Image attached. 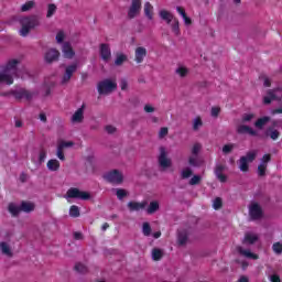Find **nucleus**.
I'll list each match as a JSON object with an SVG mask.
<instances>
[{"mask_svg":"<svg viewBox=\"0 0 282 282\" xmlns=\"http://www.w3.org/2000/svg\"><path fill=\"white\" fill-rule=\"evenodd\" d=\"M18 21L20 25H22L20 29L21 36H28L34 28H39V25H41V18H39V15L22 17L19 18Z\"/></svg>","mask_w":282,"mask_h":282,"instance_id":"nucleus-1","label":"nucleus"},{"mask_svg":"<svg viewBox=\"0 0 282 282\" xmlns=\"http://www.w3.org/2000/svg\"><path fill=\"white\" fill-rule=\"evenodd\" d=\"M118 89V84L112 79L106 78L97 84V91L99 96H109Z\"/></svg>","mask_w":282,"mask_h":282,"instance_id":"nucleus-2","label":"nucleus"},{"mask_svg":"<svg viewBox=\"0 0 282 282\" xmlns=\"http://www.w3.org/2000/svg\"><path fill=\"white\" fill-rule=\"evenodd\" d=\"M64 197L65 199H83L87 202L91 199V194H89V192L79 191L78 187H70Z\"/></svg>","mask_w":282,"mask_h":282,"instance_id":"nucleus-3","label":"nucleus"},{"mask_svg":"<svg viewBox=\"0 0 282 282\" xmlns=\"http://www.w3.org/2000/svg\"><path fill=\"white\" fill-rule=\"evenodd\" d=\"M160 155L158 158L159 166L163 169V171H166V169H171L173 165V162L171 159H169V153L166 152V148L160 147L159 148Z\"/></svg>","mask_w":282,"mask_h":282,"instance_id":"nucleus-4","label":"nucleus"},{"mask_svg":"<svg viewBox=\"0 0 282 282\" xmlns=\"http://www.w3.org/2000/svg\"><path fill=\"white\" fill-rule=\"evenodd\" d=\"M279 91H282L281 87L267 90V96L263 97V105H272V100L281 102L282 95H279Z\"/></svg>","mask_w":282,"mask_h":282,"instance_id":"nucleus-5","label":"nucleus"},{"mask_svg":"<svg viewBox=\"0 0 282 282\" xmlns=\"http://www.w3.org/2000/svg\"><path fill=\"white\" fill-rule=\"evenodd\" d=\"M37 95L39 93H32L25 88L11 90V96H13L15 100H23V98H25V100H32V98Z\"/></svg>","mask_w":282,"mask_h":282,"instance_id":"nucleus-6","label":"nucleus"},{"mask_svg":"<svg viewBox=\"0 0 282 282\" xmlns=\"http://www.w3.org/2000/svg\"><path fill=\"white\" fill-rule=\"evenodd\" d=\"M104 180L109 182V184H122L124 182V175L118 170H112L104 175Z\"/></svg>","mask_w":282,"mask_h":282,"instance_id":"nucleus-7","label":"nucleus"},{"mask_svg":"<svg viewBox=\"0 0 282 282\" xmlns=\"http://www.w3.org/2000/svg\"><path fill=\"white\" fill-rule=\"evenodd\" d=\"M61 58V52L56 48H48L44 54V62L47 65H52V63L58 62Z\"/></svg>","mask_w":282,"mask_h":282,"instance_id":"nucleus-8","label":"nucleus"},{"mask_svg":"<svg viewBox=\"0 0 282 282\" xmlns=\"http://www.w3.org/2000/svg\"><path fill=\"white\" fill-rule=\"evenodd\" d=\"M249 215L253 221L262 219L263 208H261V205H259V203H253L249 206Z\"/></svg>","mask_w":282,"mask_h":282,"instance_id":"nucleus-9","label":"nucleus"},{"mask_svg":"<svg viewBox=\"0 0 282 282\" xmlns=\"http://www.w3.org/2000/svg\"><path fill=\"white\" fill-rule=\"evenodd\" d=\"M21 61L19 59H10L6 66H2V72H7L8 74H12L13 76H19V65Z\"/></svg>","mask_w":282,"mask_h":282,"instance_id":"nucleus-10","label":"nucleus"},{"mask_svg":"<svg viewBox=\"0 0 282 282\" xmlns=\"http://www.w3.org/2000/svg\"><path fill=\"white\" fill-rule=\"evenodd\" d=\"M142 9V1L141 0H132L130 9L128 11V19H135L138 14H140V10Z\"/></svg>","mask_w":282,"mask_h":282,"instance_id":"nucleus-11","label":"nucleus"},{"mask_svg":"<svg viewBox=\"0 0 282 282\" xmlns=\"http://www.w3.org/2000/svg\"><path fill=\"white\" fill-rule=\"evenodd\" d=\"M77 69H78V64L74 63L72 65H68L62 78V85H67V83L72 80V76H74V73H76Z\"/></svg>","mask_w":282,"mask_h":282,"instance_id":"nucleus-12","label":"nucleus"},{"mask_svg":"<svg viewBox=\"0 0 282 282\" xmlns=\"http://www.w3.org/2000/svg\"><path fill=\"white\" fill-rule=\"evenodd\" d=\"M237 133L239 135H251L252 138H257L259 135V132L254 129H252V127L247 126V124H240L237 127Z\"/></svg>","mask_w":282,"mask_h":282,"instance_id":"nucleus-13","label":"nucleus"},{"mask_svg":"<svg viewBox=\"0 0 282 282\" xmlns=\"http://www.w3.org/2000/svg\"><path fill=\"white\" fill-rule=\"evenodd\" d=\"M99 54L101 56V59L108 63L109 58H111V48L109 47V44H100Z\"/></svg>","mask_w":282,"mask_h":282,"instance_id":"nucleus-14","label":"nucleus"},{"mask_svg":"<svg viewBox=\"0 0 282 282\" xmlns=\"http://www.w3.org/2000/svg\"><path fill=\"white\" fill-rule=\"evenodd\" d=\"M225 171H226L225 165L217 164L215 167V175H216L217 180H219V182H221L223 184L228 182V176H226L224 174Z\"/></svg>","mask_w":282,"mask_h":282,"instance_id":"nucleus-15","label":"nucleus"},{"mask_svg":"<svg viewBox=\"0 0 282 282\" xmlns=\"http://www.w3.org/2000/svg\"><path fill=\"white\" fill-rule=\"evenodd\" d=\"M14 76L6 70L0 72V85L4 83V85H12L14 83Z\"/></svg>","mask_w":282,"mask_h":282,"instance_id":"nucleus-16","label":"nucleus"},{"mask_svg":"<svg viewBox=\"0 0 282 282\" xmlns=\"http://www.w3.org/2000/svg\"><path fill=\"white\" fill-rule=\"evenodd\" d=\"M85 107L83 104L80 108H78L75 113L72 116V122H83L85 120Z\"/></svg>","mask_w":282,"mask_h":282,"instance_id":"nucleus-17","label":"nucleus"},{"mask_svg":"<svg viewBox=\"0 0 282 282\" xmlns=\"http://www.w3.org/2000/svg\"><path fill=\"white\" fill-rule=\"evenodd\" d=\"M177 243L178 246H186L188 243V229L177 230Z\"/></svg>","mask_w":282,"mask_h":282,"instance_id":"nucleus-18","label":"nucleus"},{"mask_svg":"<svg viewBox=\"0 0 282 282\" xmlns=\"http://www.w3.org/2000/svg\"><path fill=\"white\" fill-rule=\"evenodd\" d=\"M36 208V205L32 202L22 200L20 204V210L21 213H34V209Z\"/></svg>","mask_w":282,"mask_h":282,"instance_id":"nucleus-19","label":"nucleus"},{"mask_svg":"<svg viewBox=\"0 0 282 282\" xmlns=\"http://www.w3.org/2000/svg\"><path fill=\"white\" fill-rule=\"evenodd\" d=\"M257 241H259V236L252 232H247L242 239V243L245 246H253V243H257Z\"/></svg>","mask_w":282,"mask_h":282,"instance_id":"nucleus-20","label":"nucleus"},{"mask_svg":"<svg viewBox=\"0 0 282 282\" xmlns=\"http://www.w3.org/2000/svg\"><path fill=\"white\" fill-rule=\"evenodd\" d=\"M148 204L149 203H147V200H144L142 203L129 202L128 208H129L130 213H133V212L142 210V209L147 208Z\"/></svg>","mask_w":282,"mask_h":282,"instance_id":"nucleus-21","label":"nucleus"},{"mask_svg":"<svg viewBox=\"0 0 282 282\" xmlns=\"http://www.w3.org/2000/svg\"><path fill=\"white\" fill-rule=\"evenodd\" d=\"M62 52L64 54V58H74L75 52L74 48H72V44L69 42H65L62 47Z\"/></svg>","mask_w":282,"mask_h":282,"instance_id":"nucleus-22","label":"nucleus"},{"mask_svg":"<svg viewBox=\"0 0 282 282\" xmlns=\"http://www.w3.org/2000/svg\"><path fill=\"white\" fill-rule=\"evenodd\" d=\"M159 17L160 19H162V21H165L167 23V25H171V21H174L175 15H173V13H171L170 11L166 10H161L159 12Z\"/></svg>","mask_w":282,"mask_h":282,"instance_id":"nucleus-23","label":"nucleus"},{"mask_svg":"<svg viewBox=\"0 0 282 282\" xmlns=\"http://www.w3.org/2000/svg\"><path fill=\"white\" fill-rule=\"evenodd\" d=\"M265 138H270L271 140H279V135H281V132L274 128L268 127L264 131Z\"/></svg>","mask_w":282,"mask_h":282,"instance_id":"nucleus-24","label":"nucleus"},{"mask_svg":"<svg viewBox=\"0 0 282 282\" xmlns=\"http://www.w3.org/2000/svg\"><path fill=\"white\" fill-rule=\"evenodd\" d=\"M147 56V48L139 46L135 48V62L142 63L144 61V57Z\"/></svg>","mask_w":282,"mask_h":282,"instance_id":"nucleus-25","label":"nucleus"},{"mask_svg":"<svg viewBox=\"0 0 282 282\" xmlns=\"http://www.w3.org/2000/svg\"><path fill=\"white\" fill-rule=\"evenodd\" d=\"M8 210L12 215V217H19V215L21 214V205L10 203L8 206Z\"/></svg>","mask_w":282,"mask_h":282,"instance_id":"nucleus-26","label":"nucleus"},{"mask_svg":"<svg viewBox=\"0 0 282 282\" xmlns=\"http://www.w3.org/2000/svg\"><path fill=\"white\" fill-rule=\"evenodd\" d=\"M160 210V203L158 200H153L150 203L149 207L147 208L148 215H155Z\"/></svg>","mask_w":282,"mask_h":282,"instance_id":"nucleus-27","label":"nucleus"},{"mask_svg":"<svg viewBox=\"0 0 282 282\" xmlns=\"http://www.w3.org/2000/svg\"><path fill=\"white\" fill-rule=\"evenodd\" d=\"M238 166L242 173H248L250 171V165H248V161L243 156L239 159Z\"/></svg>","mask_w":282,"mask_h":282,"instance_id":"nucleus-28","label":"nucleus"},{"mask_svg":"<svg viewBox=\"0 0 282 282\" xmlns=\"http://www.w3.org/2000/svg\"><path fill=\"white\" fill-rule=\"evenodd\" d=\"M45 158H47V151L44 148H41L37 162L36 160H34V158H32V162H34V164H37V166H41V164L45 162Z\"/></svg>","mask_w":282,"mask_h":282,"instance_id":"nucleus-29","label":"nucleus"},{"mask_svg":"<svg viewBox=\"0 0 282 282\" xmlns=\"http://www.w3.org/2000/svg\"><path fill=\"white\" fill-rule=\"evenodd\" d=\"M46 167L48 169V171L56 172L58 171V169H61V162H58V160L56 159H51L47 162Z\"/></svg>","mask_w":282,"mask_h":282,"instance_id":"nucleus-30","label":"nucleus"},{"mask_svg":"<svg viewBox=\"0 0 282 282\" xmlns=\"http://www.w3.org/2000/svg\"><path fill=\"white\" fill-rule=\"evenodd\" d=\"M0 250L2 252V254H6V257H13L12 253V249H10V246L8 245V242H0Z\"/></svg>","mask_w":282,"mask_h":282,"instance_id":"nucleus-31","label":"nucleus"},{"mask_svg":"<svg viewBox=\"0 0 282 282\" xmlns=\"http://www.w3.org/2000/svg\"><path fill=\"white\" fill-rule=\"evenodd\" d=\"M112 191L116 193L117 199L120 202H122L124 197H129V192L124 188H113Z\"/></svg>","mask_w":282,"mask_h":282,"instance_id":"nucleus-32","label":"nucleus"},{"mask_svg":"<svg viewBox=\"0 0 282 282\" xmlns=\"http://www.w3.org/2000/svg\"><path fill=\"white\" fill-rule=\"evenodd\" d=\"M270 120H272L270 117L268 116H264V117H261L259 118L256 122H254V127L257 129H263V127H265V123L267 122H270Z\"/></svg>","mask_w":282,"mask_h":282,"instance_id":"nucleus-33","label":"nucleus"},{"mask_svg":"<svg viewBox=\"0 0 282 282\" xmlns=\"http://www.w3.org/2000/svg\"><path fill=\"white\" fill-rule=\"evenodd\" d=\"M162 257H164V251H162V249H158V248L152 249L153 261H161Z\"/></svg>","mask_w":282,"mask_h":282,"instance_id":"nucleus-34","label":"nucleus"},{"mask_svg":"<svg viewBox=\"0 0 282 282\" xmlns=\"http://www.w3.org/2000/svg\"><path fill=\"white\" fill-rule=\"evenodd\" d=\"M171 28L175 36H180L182 34V32L180 31V20H177V18H174L173 23L171 24Z\"/></svg>","mask_w":282,"mask_h":282,"instance_id":"nucleus-35","label":"nucleus"},{"mask_svg":"<svg viewBox=\"0 0 282 282\" xmlns=\"http://www.w3.org/2000/svg\"><path fill=\"white\" fill-rule=\"evenodd\" d=\"M126 61H128V57L126 54L117 53V57L115 59V65L117 67H120L123 63H126Z\"/></svg>","mask_w":282,"mask_h":282,"instance_id":"nucleus-36","label":"nucleus"},{"mask_svg":"<svg viewBox=\"0 0 282 282\" xmlns=\"http://www.w3.org/2000/svg\"><path fill=\"white\" fill-rule=\"evenodd\" d=\"M151 10H153V6H151V2H145L144 14L149 19V21H153V13L151 12Z\"/></svg>","mask_w":282,"mask_h":282,"instance_id":"nucleus-37","label":"nucleus"},{"mask_svg":"<svg viewBox=\"0 0 282 282\" xmlns=\"http://www.w3.org/2000/svg\"><path fill=\"white\" fill-rule=\"evenodd\" d=\"M74 270L75 272H78V274H87V272H89V269L80 262L75 264Z\"/></svg>","mask_w":282,"mask_h":282,"instance_id":"nucleus-38","label":"nucleus"},{"mask_svg":"<svg viewBox=\"0 0 282 282\" xmlns=\"http://www.w3.org/2000/svg\"><path fill=\"white\" fill-rule=\"evenodd\" d=\"M57 7L54 3H50L47 6V13H46V19H52L54 14H56Z\"/></svg>","mask_w":282,"mask_h":282,"instance_id":"nucleus-39","label":"nucleus"},{"mask_svg":"<svg viewBox=\"0 0 282 282\" xmlns=\"http://www.w3.org/2000/svg\"><path fill=\"white\" fill-rule=\"evenodd\" d=\"M200 127H204V121H202V117H196L193 121V131H199Z\"/></svg>","mask_w":282,"mask_h":282,"instance_id":"nucleus-40","label":"nucleus"},{"mask_svg":"<svg viewBox=\"0 0 282 282\" xmlns=\"http://www.w3.org/2000/svg\"><path fill=\"white\" fill-rule=\"evenodd\" d=\"M238 252L247 257L248 259H257L258 257L254 253L250 252V250H243V248L238 247Z\"/></svg>","mask_w":282,"mask_h":282,"instance_id":"nucleus-41","label":"nucleus"},{"mask_svg":"<svg viewBox=\"0 0 282 282\" xmlns=\"http://www.w3.org/2000/svg\"><path fill=\"white\" fill-rule=\"evenodd\" d=\"M224 207V200L221 197H216L213 203L214 210H220Z\"/></svg>","mask_w":282,"mask_h":282,"instance_id":"nucleus-42","label":"nucleus"},{"mask_svg":"<svg viewBox=\"0 0 282 282\" xmlns=\"http://www.w3.org/2000/svg\"><path fill=\"white\" fill-rule=\"evenodd\" d=\"M142 232H143L144 237H151V232H152L151 224L143 223V225H142Z\"/></svg>","mask_w":282,"mask_h":282,"instance_id":"nucleus-43","label":"nucleus"},{"mask_svg":"<svg viewBox=\"0 0 282 282\" xmlns=\"http://www.w3.org/2000/svg\"><path fill=\"white\" fill-rule=\"evenodd\" d=\"M175 74H178L181 78H186V76L188 75V68L184 66H180L176 68Z\"/></svg>","mask_w":282,"mask_h":282,"instance_id":"nucleus-44","label":"nucleus"},{"mask_svg":"<svg viewBox=\"0 0 282 282\" xmlns=\"http://www.w3.org/2000/svg\"><path fill=\"white\" fill-rule=\"evenodd\" d=\"M69 216L70 217H80V209L78 208V206H76V205L70 206Z\"/></svg>","mask_w":282,"mask_h":282,"instance_id":"nucleus-45","label":"nucleus"},{"mask_svg":"<svg viewBox=\"0 0 282 282\" xmlns=\"http://www.w3.org/2000/svg\"><path fill=\"white\" fill-rule=\"evenodd\" d=\"M242 158H246V160H247V162L249 163H251L253 160H257V151L256 150H253V151H249V152H247V154L245 155V156H242Z\"/></svg>","mask_w":282,"mask_h":282,"instance_id":"nucleus-46","label":"nucleus"},{"mask_svg":"<svg viewBox=\"0 0 282 282\" xmlns=\"http://www.w3.org/2000/svg\"><path fill=\"white\" fill-rule=\"evenodd\" d=\"M268 169V164L265 163H260L258 166V175L260 177H265V170Z\"/></svg>","mask_w":282,"mask_h":282,"instance_id":"nucleus-47","label":"nucleus"},{"mask_svg":"<svg viewBox=\"0 0 282 282\" xmlns=\"http://www.w3.org/2000/svg\"><path fill=\"white\" fill-rule=\"evenodd\" d=\"M182 180H188V177H191V175H193V170H191V167H185L182 172Z\"/></svg>","mask_w":282,"mask_h":282,"instance_id":"nucleus-48","label":"nucleus"},{"mask_svg":"<svg viewBox=\"0 0 282 282\" xmlns=\"http://www.w3.org/2000/svg\"><path fill=\"white\" fill-rule=\"evenodd\" d=\"M32 8H34V1H28L24 4H22L21 11L28 12V11L32 10Z\"/></svg>","mask_w":282,"mask_h":282,"instance_id":"nucleus-49","label":"nucleus"},{"mask_svg":"<svg viewBox=\"0 0 282 282\" xmlns=\"http://www.w3.org/2000/svg\"><path fill=\"white\" fill-rule=\"evenodd\" d=\"M272 250H273V252H275V254H282V243L274 242L272 246Z\"/></svg>","mask_w":282,"mask_h":282,"instance_id":"nucleus-50","label":"nucleus"},{"mask_svg":"<svg viewBox=\"0 0 282 282\" xmlns=\"http://www.w3.org/2000/svg\"><path fill=\"white\" fill-rule=\"evenodd\" d=\"M199 182H202V176H199V175H194V176L189 180V186H197V184H199Z\"/></svg>","mask_w":282,"mask_h":282,"instance_id":"nucleus-51","label":"nucleus"},{"mask_svg":"<svg viewBox=\"0 0 282 282\" xmlns=\"http://www.w3.org/2000/svg\"><path fill=\"white\" fill-rule=\"evenodd\" d=\"M232 149H235V144H225L223 147V153H225V155H228L229 153H232Z\"/></svg>","mask_w":282,"mask_h":282,"instance_id":"nucleus-52","label":"nucleus"},{"mask_svg":"<svg viewBox=\"0 0 282 282\" xmlns=\"http://www.w3.org/2000/svg\"><path fill=\"white\" fill-rule=\"evenodd\" d=\"M281 127H282V119L273 120L271 121V126H269V128H273V129H281Z\"/></svg>","mask_w":282,"mask_h":282,"instance_id":"nucleus-53","label":"nucleus"},{"mask_svg":"<svg viewBox=\"0 0 282 282\" xmlns=\"http://www.w3.org/2000/svg\"><path fill=\"white\" fill-rule=\"evenodd\" d=\"M259 78H260V80H264L263 87H271L272 86V82H270V78H268V76L260 75Z\"/></svg>","mask_w":282,"mask_h":282,"instance_id":"nucleus-54","label":"nucleus"},{"mask_svg":"<svg viewBox=\"0 0 282 282\" xmlns=\"http://www.w3.org/2000/svg\"><path fill=\"white\" fill-rule=\"evenodd\" d=\"M254 119L253 113H245L242 115V122H251Z\"/></svg>","mask_w":282,"mask_h":282,"instance_id":"nucleus-55","label":"nucleus"},{"mask_svg":"<svg viewBox=\"0 0 282 282\" xmlns=\"http://www.w3.org/2000/svg\"><path fill=\"white\" fill-rule=\"evenodd\" d=\"M59 149H69V147H74L73 141H64L61 144H58Z\"/></svg>","mask_w":282,"mask_h":282,"instance_id":"nucleus-56","label":"nucleus"},{"mask_svg":"<svg viewBox=\"0 0 282 282\" xmlns=\"http://www.w3.org/2000/svg\"><path fill=\"white\" fill-rule=\"evenodd\" d=\"M199 151H202V144L199 143L194 144L192 149L193 155H199Z\"/></svg>","mask_w":282,"mask_h":282,"instance_id":"nucleus-57","label":"nucleus"},{"mask_svg":"<svg viewBox=\"0 0 282 282\" xmlns=\"http://www.w3.org/2000/svg\"><path fill=\"white\" fill-rule=\"evenodd\" d=\"M220 111H221V108H219V107H213V108H212V112H210V113H212V117H213V118H218Z\"/></svg>","mask_w":282,"mask_h":282,"instance_id":"nucleus-58","label":"nucleus"},{"mask_svg":"<svg viewBox=\"0 0 282 282\" xmlns=\"http://www.w3.org/2000/svg\"><path fill=\"white\" fill-rule=\"evenodd\" d=\"M55 40H56L57 43H63V41L65 40V33H64L63 31H59V32L56 34Z\"/></svg>","mask_w":282,"mask_h":282,"instance_id":"nucleus-59","label":"nucleus"},{"mask_svg":"<svg viewBox=\"0 0 282 282\" xmlns=\"http://www.w3.org/2000/svg\"><path fill=\"white\" fill-rule=\"evenodd\" d=\"M188 164H189V166H194V167L199 166V162H197V159H195L193 156H189Z\"/></svg>","mask_w":282,"mask_h":282,"instance_id":"nucleus-60","label":"nucleus"},{"mask_svg":"<svg viewBox=\"0 0 282 282\" xmlns=\"http://www.w3.org/2000/svg\"><path fill=\"white\" fill-rule=\"evenodd\" d=\"M165 135H169V128L163 127V128H161L160 131H159V137H160V138H165Z\"/></svg>","mask_w":282,"mask_h":282,"instance_id":"nucleus-61","label":"nucleus"},{"mask_svg":"<svg viewBox=\"0 0 282 282\" xmlns=\"http://www.w3.org/2000/svg\"><path fill=\"white\" fill-rule=\"evenodd\" d=\"M28 180H30V176H29L25 172H22V173L20 174V182H21L22 184H25V182H28Z\"/></svg>","mask_w":282,"mask_h":282,"instance_id":"nucleus-62","label":"nucleus"},{"mask_svg":"<svg viewBox=\"0 0 282 282\" xmlns=\"http://www.w3.org/2000/svg\"><path fill=\"white\" fill-rule=\"evenodd\" d=\"M57 158L58 160H62V162L65 160V154H63V149H61V145L57 147Z\"/></svg>","mask_w":282,"mask_h":282,"instance_id":"nucleus-63","label":"nucleus"},{"mask_svg":"<svg viewBox=\"0 0 282 282\" xmlns=\"http://www.w3.org/2000/svg\"><path fill=\"white\" fill-rule=\"evenodd\" d=\"M271 282H281V278L278 274L270 275Z\"/></svg>","mask_w":282,"mask_h":282,"instance_id":"nucleus-64","label":"nucleus"}]
</instances>
